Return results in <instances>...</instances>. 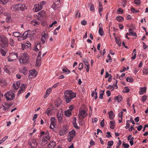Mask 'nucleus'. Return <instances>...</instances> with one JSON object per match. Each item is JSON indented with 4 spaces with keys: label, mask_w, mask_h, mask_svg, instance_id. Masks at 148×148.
<instances>
[{
    "label": "nucleus",
    "mask_w": 148,
    "mask_h": 148,
    "mask_svg": "<svg viewBox=\"0 0 148 148\" xmlns=\"http://www.w3.org/2000/svg\"><path fill=\"white\" fill-rule=\"evenodd\" d=\"M124 89L125 90H123L122 91L123 92H128L130 91V90L127 87H125L124 88Z\"/></svg>",
    "instance_id": "54"
},
{
    "label": "nucleus",
    "mask_w": 148,
    "mask_h": 148,
    "mask_svg": "<svg viewBox=\"0 0 148 148\" xmlns=\"http://www.w3.org/2000/svg\"><path fill=\"white\" fill-rule=\"evenodd\" d=\"M42 36L41 40L42 43H44L45 42L46 40L48 37V35L47 34L45 33L44 32H43L42 33Z\"/></svg>",
    "instance_id": "15"
},
{
    "label": "nucleus",
    "mask_w": 148,
    "mask_h": 148,
    "mask_svg": "<svg viewBox=\"0 0 148 148\" xmlns=\"http://www.w3.org/2000/svg\"><path fill=\"white\" fill-rule=\"evenodd\" d=\"M84 62L85 65V68L86 69V71L87 72H88L89 70V64L88 63L87 61H84Z\"/></svg>",
    "instance_id": "26"
},
{
    "label": "nucleus",
    "mask_w": 148,
    "mask_h": 148,
    "mask_svg": "<svg viewBox=\"0 0 148 148\" xmlns=\"http://www.w3.org/2000/svg\"><path fill=\"white\" fill-rule=\"evenodd\" d=\"M123 146L125 148H127L129 147V145L126 143H123Z\"/></svg>",
    "instance_id": "63"
},
{
    "label": "nucleus",
    "mask_w": 148,
    "mask_h": 148,
    "mask_svg": "<svg viewBox=\"0 0 148 148\" xmlns=\"http://www.w3.org/2000/svg\"><path fill=\"white\" fill-rule=\"evenodd\" d=\"M147 96L146 95H144L143 96L142 98V101L143 102H145L147 99Z\"/></svg>",
    "instance_id": "59"
},
{
    "label": "nucleus",
    "mask_w": 148,
    "mask_h": 148,
    "mask_svg": "<svg viewBox=\"0 0 148 148\" xmlns=\"http://www.w3.org/2000/svg\"><path fill=\"white\" fill-rule=\"evenodd\" d=\"M83 64L82 63H80L79 64V67H78V69L79 70H81L83 69Z\"/></svg>",
    "instance_id": "55"
},
{
    "label": "nucleus",
    "mask_w": 148,
    "mask_h": 148,
    "mask_svg": "<svg viewBox=\"0 0 148 148\" xmlns=\"http://www.w3.org/2000/svg\"><path fill=\"white\" fill-rule=\"evenodd\" d=\"M143 74L147 75L148 74V69L147 67L144 68L143 71Z\"/></svg>",
    "instance_id": "39"
},
{
    "label": "nucleus",
    "mask_w": 148,
    "mask_h": 148,
    "mask_svg": "<svg viewBox=\"0 0 148 148\" xmlns=\"http://www.w3.org/2000/svg\"><path fill=\"white\" fill-rule=\"evenodd\" d=\"M41 48V46L40 44H37L35 45V48L34 49V50L36 51H38Z\"/></svg>",
    "instance_id": "31"
},
{
    "label": "nucleus",
    "mask_w": 148,
    "mask_h": 148,
    "mask_svg": "<svg viewBox=\"0 0 148 148\" xmlns=\"http://www.w3.org/2000/svg\"><path fill=\"white\" fill-rule=\"evenodd\" d=\"M14 40L12 38H11L10 39V45L12 46H14Z\"/></svg>",
    "instance_id": "51"
},
{
    "label": "nucleus",
    "mask_w": 148,
    "mask_h": 148,
    "mask_svg": "<svg viewBox=\"0 0 148 148\" xmlns=\"http://www.w3.org/2000/svg\"><path fill=\"white\" fill-rule=\"evenodd\" d=\"M65 115L67 117H69L71 114V111L70 110H67L64 112Z\"/></svg>",
    "instance_id": "35"
},
{
    "label": "nucleus",
    "mask_w": 148,
    "mask_h": 148,
    "mask_svg": "<svg viewBox=\"0 0 148 148\" xmlns=\"http://www.w3.org/2000/svg\"><path fill=\"white\" fill-rule=\"evenodd\" d=\"M25 89V86L24 84H22L21 86V88L18 91V94H20Z\"/></svg>",
    "instance_id": "28"
},
{
    "label": "nucleus",
    "mask_w": 148,
    "mask_h": 148,
    "mask_svg": "<svg viewBox=\"0 0 148 148\" xmlns=\"http://www.w3.org/2000/svg\"><path fill=\"white\" fill-rule=\"evenodd\" d=\"M29 144L31 147L30 148H35L37 145L36 140L35 139H33L31 141H29Z\"/></svg>",
    "instance_id": "11"
},
{
    "label": "nucleus",
    "mask_w": 148,
    "mask_h": 148,
    "mask_svg": "<svg viewBox=\"0 0 148 148\" xmlns=\"http://www.w3.org/2000/svg\"><path fill=\"white\" fill-rule=\"evenodd\" d=\"M30 35V32H29L27 31L25 32L21 36V38H19L18 40H24L26 39L27 37H29Z\"/></svg>",
    "instance_id": "7"
},
{
    "label": "nucleus",
    "mask_w": 148,
    "mask_h": 148,
    "mask_svg": "<svg viewBox=\"0 0 148 148\" xmlns=\"http://www.w3.org/2000/svg\"><path fill=\"white\" fill-rule=\"evenodd\" d=\"M114 123L115 122L114 121H110V128L112 129H114Z\"/></svg>",
    "instance_id": "38"
},
{
    "label": "nucleus",
    "mask_w": 148,
    "mask_h": 148,
    "mask_svg": "<svg viewBox=\"0 0 148 148\" xmlns=\"http://www.w3.org/2000/svg\"><path fill=\"white\" fill-rule=\"evenodd\" d=\"M123 114V111H121L120 113L118 114V117L119 118L122 119V117Z\"/></svg>",
    "instance_id": "58"
},
{
    "label": "nucleus",
    "mask_w": 148,
    "mask_h": 148,
    "mask_svg": "<svg viewBox=\"0 0 148 148\" xmlns=\"http://www.w3.org/2000/svg\"><path fill=\"white\" fill-rule=\"evenodd\" d=\"M64 98L67 103H70L72 99L76 97V93L71 90H67L64 92Z\"/></svg>",
    "instance_id": "1"
},
{
    "label": "nucleus",
    "mask_w": 148,
    "mask_h": 148,
    "mask_svg": "<svg viewBox=\"0 0 148 148\" xmlns=\"http://www.w3.org/2000/svg\"><path fill=\"white\" fill-rule=\"evenodd\" d=\"M107 57L109 59L106 60V62L107 63L109 62H111L112 60V58H111V56L109 54H108V55Z\"/></svg>",
    "instance_id": "47"
},
{
    "label": "nucleus",
    "mask_w": 148,
    "mask_h": 148,
    "mask_svg": "<svg viewBox=\"0 0 148 148\" xmlns=\"http://www.w3.org/2000/svg\"><path fill=\"white\" fill-rule=\"evenodd\" d=\"M18 11L19 10L23 11L26 9V8L25 5L24 4H21L19 3L18 4Z\"/></svg>",
    "instance_id": "12"
},
{
    "label": "nucleus",
    "mask_w": 148,
    "mask_h": 148,
    "mask_svg": "<svg viewBox=\"0 0 148 148\" xmlns=\"http://www.w3.org/2000/svg\"><path fill=\"white\" fill-rule=\"evenodd\" d=\"M98 32L100 36H102L104 34L103 28L101 29L100 28V29H99Z\"/></svg>",
    "instance_id": "45"
},
{
    "label": "nucleus",
    "mask_w": 148,
    "mask_h": 148,
    "mask_svg": "<svg viewBox=\"0 0 148 148\" xmlns=\"http://www.w3.org/2000/svg\"><path fill=\"white\" fill-rule=\"evenodd\" d=\"M19 86L20 83L18 82H17L16 84H13L12 85L13 87L16 90L19 88Z\"/></svg>",
    "instance_id": "33"
},
{
    "label": "nucleus",
    "mask_w": 148,
    "mask_h": 148,
    "mask_svg": "<svg viewBox=\"0 0 148 148\" xmlns=\"http://www.w3.org/2000/svg\"><path fill=\"white\" fill-rule=\"evenodd\" d=\"M31 23L32 25L36 27L40 24V22L34 20L31 22Z\"/></svg>",
    "instance_id": "20"
},
{
    "label": "nucleus",
    "mask_w": 148,
    "mask_h": 148,
    "mask_svg": "<svg viewBox=\"0 0 148 148\" xmlns=\"http://www.w3.org/2000/svg\"><path fill=\"white\" fill-rule=\"evenodd\" d=\"M131 12L133 13H136L139 12V10H136L134 8H132L131 9Z\"/></svg>",
    "instance_id": "44"
},
{
    "label": "nucleus",
    "mask_w": 148,
    "mask_h": 148,
    "mask_svg": "<svg viewBox=\"0 0 148 148\" xmlns=\"http://www.w3.org/2000/svg\"><path fill=\"white\" fill-rule=\"evenodd\" d=\"M37 72L35 70L30 71L29 74V78H32V77H31V76H36L37 75Z\"/></svg>",
    "instance_id": "13"
},
{
    "label": "nucleus",
    "mask_w": 148,
    "mask_h": 148,
    "mask_svg": "<svg viewBox=\"0 0 148 148\" xmlns=\"http://www.w3.org/2000/svg\"><path fill=\"white\" fill-rule=\"evenodd\" d=\"M51 91V88H48L46 92V94L44 96V98H45L49 95Z\"/></svg>",
    "instance_id": "32"
},
{
    "label": "nucleus",
    "mask_w": 148,
    "mask_h": 148,
    "mask_svg": "<svg viewBox=\"0 0 148 148\" xmlns=\"http://www.w3.org/2000/svg\"><path fill=\"white\" fill-rule=\"evenodd\" d=\"M7 58L8 62H12L13 61V60L10 57V56L9 55L7 57Z\"/></svg>",
    "instance_id": "62"
},
{
    "label": "nucleus",
    "mask_w": 148,
    "mask_h": 148,
    "mask_svg": "<svg viewBox=\"0 0 148 148\" xmlns=\"http://www.w3.org/2000/svg\"><path fill=\"white\" fill-rule=\"evenodd\" d=\"M75 134V131L74 130H72L69 134L68 141L70 142L71 140L74 137Z\"/></svg>",
    "instance_id": "6"
},
{
    "label": "nucleus",
    "mask_w": 148,
    "mask_h": 148,
    "mask_svg": "<svg viewBox=\"0 0 148 148\" xmlns=\"http://www.w3.org/2000/svg\"><path fill=\"white\" fill-rule=\"evenodd\" d=\"M9 56L13 60L18 58L17 53H12L10 54Z\"/></svg>",
    "instance_id": "18"
},
{
    "label": "nucleus",
    "mask_w": 148,
    "mask_h": 148,
    "mask_svg": "<svg viewBox=\"0 0 148 148\" xmlns=\"http://www.w3.org/2000/svg\"><path fill=\"white\" fill-rule=\"evenodd\" d=\"M116 19L119 22H121L124 20V18L122 16H118L116 17Z\"/></svg>",
    "instance_id": "37"
},
{
    "label": "nucleus",
    "mask_w": 148,
    "mask_h": 148,
    "mask_svg": "<svg viewBox=\"0 0 148 148\" xmlns=\"http://www.w3.org/2000/svg\"><path fill=\"white\" fill-rule=\"evenodd\" d=\"M130 121L127 120L126 121V125L125 127V128L126 129H127L130 127Z\"/></svg>",
    "instance_id": "56"
},
{
    "label": "nucleus",
    "mask_w": 148,
    "mask_h": 148,
    "mask_svg": "<svg viewBox=\"0 0 148 148\" xmlns=\"http://www.w3.org/2000/svg\"><path fill=\"white\" fill-rule=\"evenodd\" d=\"M13 35L14 37H18L21 36V34L19 32H15L13 33Z\"/></svg>",
    "instance_id": "42"
},
{
    "label": "nucleus",
    "mask_w": 148,
    "mask_h": 148,
    "mask_svg": "<svg viewBox=\"0 0 148 148\" xmlns=\"http://www.w3.org/2000/svg\"><path fill=\"white\" fill-rule=\"evenodd\" d=\"M107 135H106V137L108 138H109L110 137H111V135L110 134V132H107L106 133Z\"/></svg>",
    "instance_id": "61"
},
{
    "label": "nucleus",
    "mask_w": 148,
    "mask_h": 148,
    "mask_svg": "<svg viewBox=\"0 0 148 148\" xmlns=\"http://www.w3.org/2000/svg\"><path fill=\"white\" fill-rule=\"evenodd\" d=\"M55 1L53 4V7L55 8L58 5H60V0H54Z\"/></svg>",
    "instance_id": "24"
},
{
    "label": "nucleus",
    "mask_w": 148,
    "mask_h": 148,
    "mask_svg": "<svg viewBox=\"0 0 148 148\" xmlns=\"http://www.w3.org/2000/svg\"><path fill=\"white\" fill-rule=\"evenodd\" d=\"M49 108L47 109L45 112V113H46L47 116H51L52 114V111L53 110L52 109L49 110Z\"/></svg>",
    "instance_id": "22"
},
{
    "label": "nucleus",
    "mask_w": 148,
    "mask_h": 148,
    "mask_svg": "<svg viewBox=\"0 0 148 148\" xmlns=\"http://www.w3.org/2000/svg\"><path fill=\"white\" fill-rule=\"evenodd\" d=\"M114 142L112 140L109 141L108 142L107 145L108 146H112Z\"/></svg>",
    "instance_id": "53"
},
{
    "label": "nucleus",
    "mask_w": 148,
    "mask_h": 148,
    "mask_svg": "<svg viewBox=\"0 0 148 148\" xmlns=\"http://www.w3.org/2000/svg\"><path fill=\"white\" fill-rule=\"evenodd\" d=\"M15 96V92L12 90H10L5 93L4 96L6 100L8 101H11L14 98Z\"/></svg>",
    "instance_id": "4"
},
{
    "label": "nucleus",
    "mask_w": 148,
    "mask_h": 148,
    "mask_svg": "<svg viewBox=\"0 0 148 148\" xmlns=\"http://www.w3.org/2000/svg\"><path fill=\"white\" fill-rule=\"evenodd\" d=\"M11 9L14 11H18V4L12 6Z\"/></svg>",
    "instance_id": "30"
},
{
    "label": "nucleus",
    "mask_w": 148,
    "mask_h": 148,
    "mask_svg": "<svg viewBox=\"0 0 148 148\" xmlns=\"http://www.w3.org/2000/svg\"><path fill=\"white\" fill-rule=\"evenodd\" d=\"M75 17H76L80 18V14L78 10H77L76 11L75 13Z\"/></svg>",
    "instance_id": "49"
},
{
    "label": "nucleus",
    "mask_w": 148,
    "mask_h": 148,
    "mask_svg": "<svg viewBox=\"0 0 148 148\" xmlns=\"http://www.w3.org/2000/svg\"><path fill=\"white\" fill-rule=\"evenodd\" d=\"M116 43L119 46H120L121 45V43L119 42L120 40L118 39L116 37H115Z\"/></svg>",
    "instance_id": "43"
},
{
    "label": "nucleus",
    "mask_w": 148,
    "mask_h": 148,
    "mask_svg": "<svg viewBox=\"0 0 148 148\" xmlns=\"http://www.w3.org/2000/svg\"><path fill=\"white\" fill-rule=\"evenodd\" d=\"M21 46L22 49H25L30 47L31 46V44L29 41H27L26 43L21 44Z\"/></svg>",
    "instance_id": "14"
},
{
    "label": "nucleus",
    "mask_w": 148,
    "mask_h": 148,
    "mask_svg": "<svg viewBox=\"0 0 148 148\" xmlns=\"http://www.w3.org/2000/svg\"><path fill=\"white\" fill-rule=\"evenodd\" d=\"M0 52L2 56H4L6 53V52L5 50L2 49H0Z\"/></svg>",
    "instance_id": "40"
},
{
    "label": "nucleus",
    "mask_w": 148,
    "mask_h": 148,
    "mask_svg": "<svg viewBox=\"0 0 148 148\" xmlns=\"http://www.w3.org/2000/svg\"><path fill=\"white\" fill-rule=\"evenodd\" d=\"M134 2L135 4L138 5H140L141 3L140 0H134Z\"/></svg>",
    "instance_id": "48"
},
{
    "label": "nucleus",
    "mask_w": 148,
    "mask_h": 148,
    "mask_svg": "<svg viewBox=\"0 0 148 148\" xmlns=\"http://www.w3.org/2000/svg\"><path fill=\"white\" fill-rule=\"evenodd\" d=\"M9 0H0V1L1 3L4 5L7 3Z\"/></svg>",
    "instance_id": "50"
},
{
    "label": "nucleus",
    "mask_w": 148,
    "mask_h": 148,
    "mask_svg": "<svg viewBox=\"0 0 148 148\" xmlns=\"http://www.w3.org/2000/svg\"><path fill=\"white\" fill-rule=\"evenodd\" d=\"M117 13L118 14H122L123 12V10L121 8H119L117 10Z\"/></svg>",
    "instance_id": "52"
},
{
    "label": "nucleus",
    "mask_w": 148,
    "mask_h": 148,
    "mask_svg": "<svg viewBox=\"0 0 148 148\" xmlns=\"http://www.w3.org/2000/svg\"><path fill=\"white\" fill-rule=\"evenodd\" d=\"M29 57L27 54L25 53L21 54L18 58L20 64H25L28 61Z\"/></svg>",
    "instance_id": "3"
},
{
    "label": "nucleus",
    "mask_w": 148,
    "mask_h": 148,
    "mask_svg": "<svg viewBox=\"0 0 148 148\" xmlns=\"http://www.w3.org/2000/svg\"><path fill=\"white\" fill-rule=\"evenodd\" d=\"M51 124L52 125L53 127H55L56 125V121L55 117H52L50 119Z\"/></svg>",
    "instance_id": "16"
},
{
    "label": "nucleus",
    "mask_w": 148,
    "mask_h": 148,
    "mask_svg": "<svg viewBox=\"0 0 148 148\" xmlns=\"http://www.w3.org/2000/svg\"><path fill=\"white\" fill-rule=\"evenodd\" d=\"M8 45V40L4 35L0 36V47L3 48L7 47Z\"/></svg>",
    "instance_id": "2"
},
{
    "label": "nucleus",
    "mask_w": 148,
    "mask_h": 148,
    "mask_svg": "<svg viewBox=\"0 0 148 148\" xmlns=\"http://www.w3.org/2000/svg\"><path fill=\"white\" fill-rule=\"evenodd\" d=\"M56 143L54 141H51L50 143L48 144L46 148H53L56 146Z\"/></svg>",
    "instance_id": "17"
},
{
    "label": "nucleus",
    "mask_w": 148,
    "mask_h": 148,
    "mask_svg": "<svg viewBox=\"0 0 148 148\" xmlns=\"http://www.w3.org/2000/svg\"><path fill=\"white\" fill-rule=\"evenodd\" d=\"M89 6L90 7V10L92 12H94L95 8L94 5L92 4L91 3H89L88 4Z\"/></svg>",
    "instance_id": "36"
},
{
    "label": "nucleus",
    "mask_w": 148,
    "mask_h": 148,
    "mask_svg": "<svg viewBox=\"0 0 148 148\" xmlns=\"http://www.w3.org/2000/svg\"><path fill=\"white\" fill-rule=\"evenodd\" d=\"M104 93V91L103 90H101L99 96V98L100 99H102L103 98V94Z\"/></svg>",
    "instance_id": "46"
},
{
    "label": "nucleus",
    "mask_w": 148,
    "mask_h": 148,
    "mask_svg": "<svg viewBox=\"0 0 148 148\" xmlns=\"http://www.w3.org/2000/svg\"><path fill=\"white\" fill-rule=\"evenodd\" d=\"M42 141L46 142L48 140H50V137L49 136V132L48 131H47L43 137Z\"/></svg>",
    "instance_id": "9"
},
{
    "label": "nucleus",
    "mask_w": 148,
    "mask_h": 148,
    "mask_svg": "<svg viewBox=\"0 0 148 148\" xmlns=\"http://www.w3.org/2000/svg\"><path fill=\"white\" fill-rule=\"evenodd\" d=\"M132 29H130V36H133V39L136 38L137 36V35L136 34V33L134 32H132Z\"/></svg>",
    "instance_id": "34"
},
{
    "label": "nucleus",
    "mask_w": 148,
    "mask_h": 148,
    "mask_svg": "<svg viewBox=\"0 0 148 148\" xmlns=\"http://www.w3.org/2000/svg\"><path fill=\"white\" fill-rule=\"evenodd\" d=\"M122 99V96L121 95H118L114 97V99L117 101L118 103L121 102Z\"/></svg>",
    "instance_id": "25"
},
{
    "label": "nucleus",
    "mask_w": 148,
    "mask_h": 148,
    "mask_svg": "<svg viewBox=\"0 0 148 148\" xmlns=\"http://www.w3.org/2000/svg\"><path fill=\"white\" fill-rule=\"evenodd\" d=\"M100 125L102 127H103L104 126V120H102L100 122Z\"/></svg>",
    "instance_id": "60"
},
{
    "label": "nucleus",
    "mask_w": 148,
    "mask_h": 148,
    "mask_svg": "<svg viewBox=\"0 0 148 148\" xmlns=\"http://www.w3.org/2000/svg\"><path fill=\"white\" fill-rule=\"evenodd\" d=\"M109 115V118L110 120L113 119L114 117V115L112 111H110L108 113Z\"/></svg>",
    "instance_id": "23"
},
{
    "label": "nucleus",
    "mask_w": 148,
    "mask_h": 148,
    "mask_svg": "<svg viewBox=\"0 0 148 148\" xmlns=\"http://www.w3.org/2000/svg\"><path fill=\"white\" fill-rule=\"evenodd\" d=\"M42 8V5L38 3L34 5L33 10L34 12H37L41 10Z\"/></svg>",
    "instance_id": "8"
},
{
    "label": "nucleus",
    "mask_w": 148,
    "mask_h": 148,
    "mask_svg": "<svg viewBox=\"0 0 148 148\" xmlns=\"http://www.w3.org/2000/svg\"><path fill=\"white\" fill-rule=\"evenodd\" d=\"M73 125L74 127L78 129L79 128L75 121H73Z\"/></svg>",
    "instance_id": "57"
},
{
    "label": "nucleus",
    "mask_w": 148,
    "mask_h": 148,
    "mask_svg": "<svg viewBox=\"0 0 148 148\" xmlns=\"http://www.w3.org/2000/svg\"><path fill=\"white\" fill-rule=\"evenodd\" d=\"M85 113L86 111L84 110H81V111H79V113L78 116L79 118L80 116H82L84 118L85 117Z\"/></svg>",
    "instance_id": "19"
},
{
    "label": "nucleus",
    "mask_w": 148,
    "mask_h": 148,
    "mask_svg": "<svg viewBox=\"0 0 148 148\" xmlns=\"http://www.w3.org/2000/svg\"><path fill=\"white\" fill-rule=\"evenodd\" d=\"M11 16L10 14H6V21L8 23L10 22L11 21Z\"/></svg>",
    "instance_id": "27"
},
{
    "label": "nucleus",
    "mask_w": 148,
    "mask_h": 148,
    "mask_svg": "<svg viewBox=\"0 0 148 148\" xmlns=\"http://www.w3.org/2000/svg\"><path fill=\"white\" fill-rule=\"evenodd\" d=\"M68 132L67 129L65 127L60 130L59 132V134L60 136H64Z\"/></svg>",
    "instance_id": "10"
},
{
    "label": "nucleus",
    "mask_w": 148,
    "mask_h": 148,
    "mask_svg": "<svg viewBox=\"0 0 148 148\" xmlns=\"http://www.w3.org/2000/svg\"><path fill=\"white\" fill-rule=\"evenodd\" d=\"M63 112L61 110H58L57 113V117L59 123H61L63 121L62 116H63Z\"/></svg>",
    "instance_id": "5"
},
{
    "label": "nucleus",
    "mask_w": 148,
    "mask_h": 148,
    "mask_svg": "<svg viewBox=\"0 0 148 148\" xmlns=\"http://www.w3.org/2000/svg\"><path fill=\"white\" fill-rule=\"evenodd\" d=\"M136 49H134L133 51L132 54V56L131 57V59L132 60L135 59L136 57Z\"/></svg>",
    "instance_id": "29"
},
{
    "label": "nucleus",
    "mask_w": 148,
    "mask_h": 148,
    "mask_svg": "<svg viewBox=\"0 0 148 148\" xmlns=\"http://www.w3.org/2000/svg\"><path fill=\"white\" fill-rule=\"evenodd\" d=\"M87 23V21L85 20H83L81 22V24L83 25H85Z\"/></svg>",
    "instance_id": "64"
},
{
    "label": "nucleus",
    "mask_w": 148,
    "mask_h": 148,
    "mask_svg": "<svg viewBox=\"0 0 148 148\" xmlns=\"http://www.w3.org/2000/svg\"><path fill=\"white\" fill-rule=\"evenodd\" d=\"M62 71L67 74H69L71 73L70 71L66 67L63 68L62 69Z\"/></svg>",
    "instance_id": "41"
},
{
    "label": "nucleus",
    "mask_w": 148,
    "mask_h": 148,
    "mask_svg": "<svg viewBox=\"0 0 148 148\" xmlns=\"http://www.w3.org/2000/svg\"><path fill=\"white\" fill-rule=\"evenodd\" d=\"M146 87L141 88L140 89L139 93L140 95H143L146 92Z\"/></svg>",
    "instance_id": "21"
}]
</instances>
